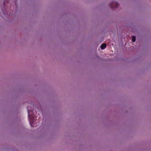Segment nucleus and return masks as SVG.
<instances>
[{
  "label": "nucleus",
  "mask_w": 151,
  "mask_h": 151,
  "mask_svg": "<svg viewBox=\"0 0 151 151\" xmlns=\"http://www.w3.org/2000/svg\"><path fill=\"white\" fill-rule=\"evenodd\" d=\"M106 45L105 44H103L101 46V49H104L106 47Z\"/></svg>",
  "instance_id": "3"
},
{
  "label": "nucleus",
  "mask_w": 151,
  "mask_h": 151,
  "mask_svg": "<svg viewBox=\"0 0 151 151\" xmlns=\"http://www.w3.org/2000/svg\"><path fill=\"white\" fill-rule=\"evenodd\" d=\"M132 41L133 42H135L136 40V37L135 36H133L132 37Z\"/></svg>",
  "instance_id": "4"
},
{
  "label": "nucleus",
  "mask_w": 151,
  "mask_h": 151,
  "mask_svg": "<svg viewBox=\"0 0 151 151\" xmlns=\"http://www.w3.org/2000/svg\"><path fill=\"white\" fill-rule=\"evenodd\" d=\"M118 5V3L115 1H113L112 4H111L110 6L112 8H116L117 7Z\"/></svg>",
  "instance_id": "2"
},
{
  "label": "nucleus",
  "mask_w": 151,
  "mask_h": 151,
  "mask_svg": "<svg viewBox=\"0 0 151 151\" xmlns=\"http://www.w3.org/2000/svg\"><path fill=\"white\" fill-rule=\"evenodd\" d=\"M29 106H28L27 108V112L28 114V117L29 121V123L31 127L34 126V123H35V120L34 119V117L30 114V113L32 111V109L30 110L29 109Z\"/></svg>",
  "instance_id": "1"
}]
</instances>
